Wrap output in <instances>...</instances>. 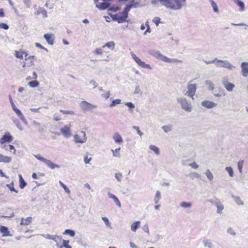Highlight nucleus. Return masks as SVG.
I'll use <instances>...</instances> for the list:
<instances>
[{
	"label": "nucleus",
	"mask_w": 248,
	"mask_h": 248,
	"mask_svg": "<svg viewBox=\"0 0 248 248\" xmlns=\"http://www.w3.org/2000/svg\"><path fill=\"white\" fill-rule=\"evenodd\" d=\"M127 18V17L125 16L124 14H123V16H118L117 15H114L112 16L113 19L117 21L119 23H123L126 20Z\"/></svg>",
	"instance_id": "a211bd4d"
},
{
	"label": "nucleus",
	"mask_w": 248,
	"mask_h": 248,
	"mask_svg": "<svg viewBox=\"0 0 248 248\" xmlns=\"http://www.w3.org/2000/svg\"><path fill=\"white\" fill-rule=\"evenodd\" d=\"M205 84L207 86L209 90L213 91L215 89V84L211 80H206L205 81Z\"/></svg>",
	"instance_id": "a878e982"
},
{
	"label": "nucleus",
	"mask_w": 248,
	"mask_h": 248,
	"mask_svg": "<svg viewBox=\"0 0 248 248\" xmlns=\"http://www.w3.org/2000/svg\"><path fill=\"white\" fill-rule=\"evenodd\" d=\"M6 186L9 189V190L10 191H14L16 193H18V191L17 190H16V189H15V188L14 187V183H11L9 184L6 185Z\"/></svg>",
	"instance_id": "09e8293b"
},
{
	"label": "nucleus",
	"mask_w": 248,
	"mask_h": 248,
	"mask_svg": "<svg viewBox=\"0 0 248 248\" xmlns=\"http://www.w3.org/2000/svg\"><path fill=\"white\" fill-rule=\"evenodd\" d=\"M226 170L228 172L230 177H233L234 173L232 168L231 167H227L225 168Z\"/></svg>",
	"instance_id": "49530a36"
},
{
	"label": "nucleus",
	"mask_w": 248,
	"mask_h": 248,
	"mask_svg": "<svg viewBox=\"0 0 248 248\" xmlns=\"http://www.w3.org/2000/svg\"><path fill=\"white\" fill-rule=\"evenodd\" d=\"M51 239L53 240L54 241H55L56 242H57L58 240L61 239V237H60L58 235H52Z\"/></svg>",
	"instance_id": "052dcab7"
},
{
	"label": "nucleus",
	"mask_w": 248,
	"mask_h": 248,
	"mask_svg": "<svg viewBox=\"0 0 248 248\" xmlns=\"http://www.w3.org/2000/svg\"><path fill=\"white\" fill-rule=\"evenodd\" d=\"M32 123L33 125L37 128L38 131L39 132L42 133L45 131V128H46V126L45 125L42 124L41 123L36 121H33Z\"/></svg>",
	"instance_id": "dca6fc26"
},
{
	"label": "nucleus",
	"mask_w": 248,
	"mask_h": 248,
	"mask_svg": "<svg viewBox=\"0 0 248 248\" xmlns=\"http://www.w3.org/2000/svg\"><path fill=\"white\" fill-rule=\"evenodd\" d=\"M176 100L178 103L180 104L182 109L188 112H190L192 111V105L190 103L188 102L186 98L178 97Z\"/></svg>",
	"instance_id": "39448f33"
},
{
	"label": "nucleus",
	"mask_w": 248,
	"mask_h": 248,
	"mask_svg": "<svg viewBox=\"0 0 248 248\" xmlns=\"http://www.w3.org/2000/svg\"><path fill=\"white\" fill-rule=\"evenodd\" d=\"M115 177L118 181L120 182L123 177L122 174L121 173H116L115 174Z\"/></svg>",
	"instance_id": "4d7b16f0"
},
{
	"label": "nucleus",
	"mask_w": 248,
	"mask_h": 248,
	"mask_svg": "<svg viewBox=\"0 0 248 248\" xmlns=\"http://www.w3.org/2000/svg\"><path fill=\"white\" fill-rule=\"evenodd\" d=\"M232 197L233 199L235 202L239 205H243L244 204V202L239 197L235 196L234 195H232Z\"/></svg>",
	"instance_id": "473e14b6"
},
{
	"label": "nucleus",
	"mask_w": 248,
	"mask_h": 248,
	"mask_svg": "<svg viewBox=\"0 0 248 248\" xmlns=\"http://www.w3.org/2000/svg\"><path fill=\"white\" fill-rule=\"evenodd\" d=\"M208 201L211 203L212 205L216 206V207L218 205L219 203L221 202L219 199L216 197H214L213 199H209Z\"/></svg>",
	"instance_id": "7c9ffc66"
},
{
	"label": "nucleus",
	"mask_w": 248,
	"mask_h": 248,
	"mask_svg": "<svg viewBox=\"0 0 248 248\" xmlns=\"http://www.w3.org/2000/svg\"><path fill=\"white\" fill-rule=\"evenodd\" d=\"M110 4L107 2L99 3L96 4V7L100 10H105L109 7Z\"/></svg>",
	"instance_id": "412c9836"
},
{
	"label": "nucleus",
	"mask_w": 248,
	"mask_h": 248,
	"mask_svg": "<svg viewBox=\"0 0 248 248\" xmlns=\"http://www.w3.org/2000/svg\"><path fill=\"white\" fill-rule=\"evenodd\" d=\"M244 165V160H240L238 161L237 165L239 171L240 173H242V168Z\"/></svg>",
	"instance_id": "8fccbe9b"
},
{
	"label": "nucleus",
	"mask_w": 248,
	"mask_h": 248,
	"mask_svg": "<svg viewBox=\"0 0 248 248\" xmlns=\"http://www.w3.org/2000/svg\"><path fill=\"white\" fill-rule=\"evenodd\" d=\"M11 159V157L5 156L0 154V162L9 163Z\"/></svg>",
	"instance_id": "b1692460"
},
{
	"label": "nucleus",
	"mask_w": 248,
	"mask_h": 248,
	"mask_svg": "<svg viewBox=\"0 0 248 248\" xmlns=\"http://www.w3.org/2000/svg\"><path fill=\"white\" fill-rule=\"evenodd\" d=\"M161 193L159 191H157L156 192L155 197L154 198V202L155 203H157L161 199Z\"/></svg>",
	"instance_id": "e433bc0d"
},
{
	"label": "nucleus",
	"mask_w": 248,
	"mask_h": 248,
	"mask_svg": "<svg viewBox=\"0 0 248 248\" xmlns=\"http://www.w3.org/2000/svg\"><path fill=\"white\" fill-rule=\"evenodd\" d=\"M63 234H69L71 237H74L75 235V232L71 230L66 229L63 233Z\"/></svg>",
	"instance_id": "79ce46f5"
},
{
	"label": "nucleus",
	"mask_w": 248,
	"mask_h": 248,
	"mask_svg": "<svg viewBox=\"0 0 248 248\" xmlns=\"http://www.w3.org/2000/svg\"><path fill=\"white\" fill-rule=\"evenodd\" d=\"M149 149L150 150H151L152 151H153V152H154V153L157 155H159L160 154V151H159V148L156 147V146L155 145H150L149 146Z\"/></svg>",
	"instance_id": "72a5a7b5"
},
{
	"label": "nucleus",
	"mask_w": 248,
	"mask_h": 248,
	"mask_svg": "<svg viewBox=\"0 0 248 248\" xmlns=\"http://www.w3.org/2000/svg\"><path fill=\"white\" fill-rule=\"evenodd\" d=\"M150 53L155 58L160 59L162 61L167 63H171L175 62H182V61L180 60L169 58L166 56L163 55L158 50H152L150 51Z\"/></svg>",
	"instance_id": "f03ea898"
},
{
	"label": "nucleus",
	"mask_w": 248,
	"mask_h": 248,
	"mask_svg": "<svg viewBox=\"0 0 248 248\" xmlns=\"http://www.w3.org/2000/svg\"><path fill=\"white\" fill-rule=\"evenodd\" d=\"M140 221H135L131 225V230L132 231L135 232L137 229L140 227Z\"/></svg>",
	"instance_id": "cd10ccee"
},
{
	"label": "nucleus",
	"mask_w": 248,
	"mask_h": 248,
	"mask_svg": "<svg viewBox=\"0 0 248 248\" xmlns=\"http://www.w3.org/2000/svg\"><path fill=\"white\" fill-rule=\"evenodd\" d=\"M23 2L27 8L31 7V0H23Z\"/></svg>",
	"instance_id": "e2e57ef3"
},
{
	"label": "nucleus",
	"mask_w": 248,
	"mask_h": 248,
	"mask_svg": "<svg viewBox=\"0 0 248 248\" xmlns=\"http://www.w3.org/2000/svg\"><path fill=\"white\" fill-rule=\"evenodd\" d=\"M93 53L94 54L101 55L103 53V50L101 48H96L94 51Z\"/></svg>",
	"instance_id": "0e129e2a"
},
{
	"label": "nucleus",
	"mask_w": 248,
	"mask_h": 248,
	"mask_svg": "<svg viewBox=\"0 0 248 248\" xmlns=\"http://www.w3.org/2000/svg\"><path fill=\"white\" fill-rule=\"evenodd\" d=\"M60 111L64 114L74 115L75 114L74 112L72 110H63L61 109Z\"/></svg>",
	"instance_id": "5fc2aeb1"
},
{
	"label": "nucleus",
	"mask_w": 248,
	"mask_h": 248,
	"mask_svg": "<svg viewBox=\"0 0 248 248\" xmlns=\"http://www.w3.org/2000/svg\"><path fill=\"white\" fill-rule=\"evenodd\" d=\"M131 8L128 4L126 5V7L124 8L122 14H124L128 17V13L130 11Z\"/></svg>",
	"instance_id": "de8ad7c7"
},
{
	"label": "nucleus",
	"mask_w": 248,
	"mask_h": 248,
	"mask_svg": "<svg viewBox=\"0 0 248 248\" xmlns=\"http://www.w3.org/2000/svg\"><path fill=\"white\" fill-rule=\"evenodd\" d=\"M131 56L132 58L134 59L135 62L138 64L142 68H147L149 69H151L152 68L151 66L148 64H146L143 61H142L138 57H137L136 54L131 52L130 53Z\"/></svg>",
	"instance_id": "0eeeda50"
},
{
	"label": "nucleus",
	"mask_w": 248,
	"mask_h": 248,
	"mask_svg": "<svg viewBox=\"0 0 248 248\" xmlns=\"http://www.w3.org/2000/svg\"><path fill=\"white\" fill-rule=\"evenodd\" d=\"M115 45L114 42L113 41H110V42L107 43L104 45H103L102 46V48H104L107 47L109 48V49H110L111 50H113L115 48Z\"/></svg>",
	"instance_id": "bb28decb"
},
{
	"label": "nucleus",
	"mask_w": 248,
	"mask_h": 248,
	"mask_svg": "<svg viewBox=\"0 0 248 248\" xmlns=\"http://www.w3.org/2000/svg\"><path fill=\"white\" fill-rule=\"evenodd\" d=\"M132 128L135 129L137 131V134L140 136L141 137V136H142L143 135V133L142 132L140 131L139 127H138L137 126H132Z\"/></svg>",
	"instance_id": "864d4df0"
},
{
	"label": "nucleus",
	"mask_w": 248,
	"mask_h": 248,
	"mask_svg": "<svg viewBox=\"0 0 248 248\" xmlns=\"http://www.w3.org/2000/svg\"><path fill=\"white\" fill-rule=\"evenodd\" d=\"M221 82L227 91L232 92L233 90L235 85L229 81V78L228 77L225 76L223 77L221 79Z\"/></svg>",
	"instance_id": "6e6552de"
},
{
	"label": "nucleus",
	"mask_w": 248,
	"mask_h": 248,
	"mask_svg": "<svg viewBox=\"0 0 248 248\" xmlns=\"http://www.w3.org/2000/svg\"><path fill=\"white\" fill-rule=\"evenodd\" d=\"M140 91H141V90H140V86L138 85H136L135 89L134 91V93L136 94H139L140 93Z\"/></svg>",
	"instance_id": "bf43d9fd"
},
{
	"label": "nucleus",
	"mask_w": 248,
	"mask_h": 248,
	"mask_svg": "<svg viewBox=\"0 0 248 248\" xmlns=\"http://www.w3.org/2000/svg\"><path fill=\"white\" fill-rule=\"evenodd\" d=\"M217 213L219 214H221L222 213V211L224 209V205L220 202L218 205L217 206Z\"/></svg>",
	"instance_id": "c03bdc74"
},
{
	"label": "nucleus",
	"mask_w": 248,
	"mask_h": 248,
	"mask_svg": "<svg viewBox=\"0 0 248 248\" xmlns=\"http://www.w3.org/2000/svg\"><path fill=\"white\" fill-rule=\"evenodd\" d=\"M187 91L185 95L190 97L192 100L194 99V96L197 90L196 84H188L187 86Z\"/></svg>",
	"instance_id": "423d86ee"
},
{
	"label": "nucleus",
	"mask_w": 248,
	"mask_h": 248,
	"mask_svg": "<svg viewBox=\"0 0 248 248\" xmlns=\"http://www.w3.org/2000/svg\"><path fill=\"white\" fill-rule=\"evenodd\" d=\"M80 107L84 111H90L97 107L96 105L90 104L86 101H82L80 104Z\"/></svg>",
	"instance_id": "1a4fd4ad"
},
{
	"label": "nucleus",
	"mask_w": 248,
	"mask_h": 248,
	"mask_svg": "<svg viewBox=\"0 0 248 248\" xmlns=\"http://www.w3.org/2000/svg\"><path fill=\"white\" fill-rule=\"evenodd\" d=\"M81 136L76 134L74 136V141L75 143H84L87 141V137L85 131H81L80 133Z\"/></svg>",
	"instance_id": "9d476101"
},
{
	"label": "nucleus",
	"mask_w": 248,
	"mask_h": 248,
	"mask_svg": "<svg viewBox=\"0 0 248 248\" xmlns=\"http://www.w3.org/2000/svg\"><path fill=\"white\" fill-rule=\"evenodd\" d=\"M217 104L213 101L204 100L201 103V105L208 109L213 108L217 106Z\"/></svg>",
	"instance_id": "ddd939ff"
},
{
	"label": "nucleus",
	"mask_w": 248,
	"mask_h": 248,
	"mask_svg": "<svg viewBox=\"0 0 248 248\" xmlns=\"http://www.w3.org/2000/svg\"><path fill=\"white\" fill-rule=\"evenodd\" d=\"M108 197L109 198L113 199L114 202L115 203V204L119 207H120L121 206V204L120 202L119 201V199L117 198V197L115 195H114V194H112L110 193H108Z\"/></svg>",
	"instance_id": "6ab92c4d"
},
{
	"label": "nucleus",
	"mask_w": 248,
	"mask_h": 248,
	"mask_svg": "<svg viewBox=\"0 0 248 248\" xmlns=\"http://www.w3.org/2000/svg\"><path fill=\"white\" fill-rule=\"evenodd\" d=\"M53 119L56 121H58L62 119L61 116L58 114L55 113L53 115Z\"/></svg>",
	"instance_id": "680f3d73"
},
{
	"label": "nucleus",
	"mask_w": 248,
	"mask_h": 248,
	"mask_svg": "<svg viewBox=\"0 0 248 248\" xmlns=\"http://www.w3.org/2000/svg\"><path fill=\"white\" fill-rule=\"evenodd\" d=\"M241 73L243 77H248V62H243L241 64Z\"/></svg>",
	"instance_id": "4468645a"
},
{
	"label": "nucleus",
	"mask_w": 248,
	"mask_h": 248,
	"mask_svg": "<svg viewBox=\"0 0 248 248\" xmlns=\"http://www.w3.org/2000/svg\"><path fill=\"white\" fill-rule=\"evenodd\" d=\"M210 1L211 2V4L213 8L214 11L216 13H218L219 10L217 3L213 0H210Z\"/></svg>",
	"instance_id": "4c0bfd02"
},
{
	"label": "nucleus",
	"mask_w": 248,
	"mask_h": 248,
	"mask_svg": "<svg viewBox=\"0 0 248 248\" xmlns=\"http://www.w3.org/2000/svg\"><path fill=\"white\" fill-rule=\"evenodd\" d=\"M71 126V125L70 124L69 125H65L60 129L61 133L66 138L70 137L71 135L70 131Z\"/></svg>",
	"instance_id": "9b49d317"
},
{
	"label": "nucleus",
	"mask_w": 248,
	"mask_h": 248,
	"mask_svg": "<svg viewBox=\"0 0 248 248\" xmlns=\"http://www.w3.org/2000/svg\"><path fill=\"white\" fill-rule=\"evenodd\" d=\"M215 65L216 67L225 68L230 70H232L235 68V66L228 61L219 60L217 58H216Z\"/></svg>",
	"instance_id": "7ed1b4c3"
},
{
	"label": "nucleus",
	"mask_w": 248,
	"mask_h": 248,
	"mask_svg": "<svg viewBox=\"0 0 248 248\" xmlns=\"http://www.w3.org/2000/svg\"><path fill=\"white\" fill-rule=\"evenodd\" d=\"M161 129L165 133H167L170 132L172 129V125L171 124L163 125L161 127Z\"/></svg>",
	"instance_id": "2f4dec72"
},
{
	"label": "nucleus",
	"mask_w": 248,
	"mask_h": 248,
	"mask_svg": "<svg viewBox=\"0 0 248 248\" xmlns=\"http://www.w3.org/2000/svg\"><path fill=\"white\" fill-rule=\"evenodd\" d=\"M128 5L130 6L131 8H137L140 5V4L138 2L135 1L134 0H132L129 2Z\"/></svg>",
	"instance_id": "a19ab883"
},
{
	"label": "nucleus",
	"mask_w": 248,
	"mask_h": 248,
	"mask_svg": "<svg viewBox=\"0 0 248 248\" xmlns=\"http://www.w3.org/2000/svg\"><path fill=\"white\" fill-rule=\"evenodd\" d=\"M205 175L209 181H211L213 180V175L209 169H207L206 170Z\"/></svg>",
	"instance_id": "c9c22d12"
},
{
	"label": "nucleus",
	"mask_w": 248,
	"mask_h": 248,
	"mask_svg": "<svg viewBox=\"0 0 248 248\" xmlns=\"http://www.w3.org/2000/svg\"><path fill=\"white\" fill-rule=\"evenodd\" d=\"M31 220L32 217H27L25 219H24L23 218H22L20 224L21 225H28L31 222Z\"/></svg>",
	"instance_id": "c85d7f7f"
},
{
	"label": "nucleus",
	"mask_w": 248,
	"mask_h": 248,
	"mask_svg": "<svg viewBox=\"0 0 248 248\" xmlns=\"http://www.w3.org/2000/svg\"><path fill=\"white\" fill-rule=\"evenodd\" d=\"M227 232L228 233H229V234L232 236H235L236 235V233L234 229L232 227L228 228V229H227Z\"/></svg>",
	"instance_id": "ea45409f"
},
{
	"label": "nucleus",
	"mask_w": 248,
	"mask_h": 248,
	"mask_svg": "<svg viewBox=\"0 0 248 248\" xmlns=\"http://www.w3.org/2000/svg\"><path fill=\"white\" fill-rule=\"evenodd\" d=\"M0 28L3 29L4 30H8L9 29V26L5 23H0Z\"/></svg>",
	"instance_id": "338daca9"
},
{
	"label": "nucleus",
	"mask_w": 248,
	"mask_h": 248,
	"mask_svg": "<svg viewBox=\"0 0 248 248\" xmlns=\"http://www.w3.org/2000/svg\"><path fill=\"white\" fill-rule=\"evenodd\" d=\"M13 110L15 112L17 116L21 120L23 123L27 125L28 124L27 121L25 118L24 117L23 114L21 112V111L17 108L16 107L15 108L13 109Z\"/></svg>",
	"instance_id": "2eb2a0df"
},
{
	"label": "nucleus",
	"mask_w": 248,
	"mask_h": 248,
	"mask_svg": "<svg viewBox=\"0 0 248 248\" xmlns=\"http://www.w3.org/2000/svg\"><path fill=\"white\" fill-rule=\"evenodd\" d=\"M34 156L38 160L46 164L47 166L51 169H55V168L59 169L60 168V166L59 165L54 164L50 160L42 157L39 154L34 155Z\"/></svg>",
	"instance_id": "20e7f679"
},
{
	"label": "nucleus",
	"mask_w": 248,
	"mask_h": 248,
	"mask_svg": "<svg viewBox=\"0 0 248 248\" xmlns=\"http://www.w3.org/2000/svg\"><path fill=\"white\" fill-rule=\"evenodd\" d=\"M160 18L159 17H155L153 19V21L155 23V24L156 26H158L159 23H160Z\"/></svg>",
	"instance_id": "69168bd1"
},
{
	"label": "nucleus",
	"mask_w": 248,
	"mask_h": 248,
	"mask_svg": "<svg viewBox=\"0 0 248 248\" xmlns=\"http://www.w3.org/2000/svg\"><path fill=\"white\" fill-rule=\"evenodd\" d=\"M19 178V187L21 189H23L27 185V183L23 179L21 174L18 175Z\"/></svg>",
	"instance_id": "c756f323"
},
{
	"label": "nucleus",
	"mask_w": 248,
	"mask_h": 248,
	"mask_svg": "<svg viewBox=\"0 0 248 248\" xmlns=\"http://www.w3.org/2000/svg\"><path fill=\"white\" fill-rule=\"evenodd\" d=\"M203 243L205 247H207L208 248H213V244L211 240L205 239L203 241Z\"/></svg>",
	"instance_id": "f704fd0d"
},
{
	"label": "nucleus",
	"mask_w": 248,
	"mask_h": 248,
	"mask_svg": "<svg viewBox=\"0 0 248 248\" xmlns=\"http://www.w3.org/2000/svg\"><path fill=\"white\" fill-rule=\"evenodd\" d=\"M39 82L36 80L30 81L28 83L29 85L32 88H35L39 85Z\"/></svg>",
	"instance_id": "a18cd8bd"
},
{
	"label": "nucleus",
	"mask_w": 248,
	"mask_h": 248,
	"mask_svg": "<svg viewBox=\"0 0 248 248\" xmlns=\"http://www.w3.org/2000/svg\"><path fill=\"white\" fill-rule=\"evenodd\" d=\"M113 139L116 143H121L123 142V139L118 133H115L113 135Z\"/></svg>",
	"instance_id": "5701e85b"
},
{
	"label": "nucleus",
	"mask_w": 248,
	"mask_h": 248,
	"mask_svg": "<svg viewBox=\"0 0 248 248\" xmlns=\"http://www.w3.org/2000/svg\"><path fill=\"white\" fill-rule=\"evenodd\" d=\"M0 232L3 233L2 236L3 237L11 236L10 234V232L9 231L8 228L5 226H1L0 228Z\"/></svg>",
	"instance_id": "aec40b11"
},
{
	"label": "nucleus",
	"mask_w": 248,
	"mask_h": 248,
	"mask_svg": "<svg viewBox=\"0 0 248 248\" xmlns=\"http://www.w3.org/2000/svg\"><path fill=\"white\" fill-rule=\"evenodd\" d=\"M59 183L61 185V186L63 188L66 193L67 194H69L70 192V190L69 188L66 186V185H65L61 181H59Z\"/></svg>",
	"instance_id": "603ef678"
},
{
	"label": "nucleus",
	"mask_w": 248,
	"mask_h": 248,
	"mask_svg": "<svg viewBox=\"0 0 248 248\" xmlns=\"http://www.w3.org/2000/svg\"><path fill=\"white\" fill-rule=\"evenodd\" d=\"M13 137L8 132L6 133L0 139V143L3 144L6 142L10 143L13 141Z\"/></svg>",
	"instance_id": "f8f14e48"
},
{
	"label": "nucleus",
	"mask_w": 248,
	"mask_h": 248,
	"mask_svg": "<svg viewBox=\"0 0 248 248\" xmlns=\"http://www.w3.org/2000/svg\"><path fill=\"white\" fill-rule=\"evenodd\" d=\"M90 84L92 86H93V88H96L98 86V84L94 80H91L90 81Z\"/></svg>",
	"instance_id": "774afa93"
},
{
	"label": "nucleus",
	"mask_w": 248,
	"mask_h": 248,
	"mask_svg": "<svg viewBox=\"0 0 248 248\" xmlns=\"http://www.w3.org/2000/svg\"><path fill=\"white\" fill-rule=\"evenodd\" d=\"M120 148H117L114 150H111L112 152H113V155L115 157H120Z\"/></svg>",
	"instance_id": "3c124183"
},
{
	"label": "nucleus",
	"mask_w": 248,
	"mask_h": 248,
	"mask_svg": "<svg viewBox=\"0 0 248 248\" xmlns=\"http://www.w3.org/2000/svg\"><path fill=\"white\" fill-rule=\"evenodd\" d=\"M121 102V100L120 99H116L112 101L110 104L109 106L111 108L115 107L117 105L120 104Z\"/></svg>",
	"instance_id": "58836bf2"
},
{
	"label": "nucleus",
	"mask_w": 248,
	"mask_h": 248,
	"mask_svg": "<svg viewBox=\"0 0 248 248\" xmlns=\"http://www.w3.org/2000/svg\"><path fill=\"white\" fill-rule=\"evenodd\" d=\"M69 242V241L68 240H63V246L65 248H72L71 246L68 244Z\"/></svg>",
	"instance_id": "13d9d810"
},
{
	"label": "nucleus",
	"mask_w": 248,
	"mask_h": 248,
	"mask_svg": "<svg viewBox=\"0 0 248 248\" xmlns=\"http://www.w3.org/2000/svg\"><path fill=\"white\" fill-rule=\"evenodd\" d=\"M233 2H235L238 6L240 7L239 10L240 11H244L245 10L244 3L240 0H233Z\"/></svg>",
	"instance_id": "393cba45"
},
{
	"label": "nucleus",
	"mask_w": 248,
	"mask_h": 248,
	"mask_svg": "<svg viewBox=\"0 0 248 248\" xmlns=\"http://www.w3.org/2000/svg\"><path fill=\"white\" fill-rule=\"evenodd\" d=\"M25 52L24 51H16L15 56L17 58L22 59L23 58V55H25Z\"/></svg>",
	"instance_id": "37998d69"
},
{
	"label": "nucleus",
	"mask_w": 248,
	"mask_h": 248,
	"mask_svg": "<svg viewBox=\"0 0 248 248\" xmlns=\"http://www.w3.org/2000/svg\"><path fill=\"white\" fill-rule=\"evenodd\" d=\"M192 204L191 202L183 201L180 203V206L184 209L190 208L192 207Z\"/></svg>",
	"instance_id": "4be33fe9"
},
{
	"label": "nucleus",
	"mask_w": 248,
	"mask_h": 248,
	"mask_svg": "<svg viewBox=\"0 0 248 248\" xmlns=\"http://www.w3.org/2000/svg\"><path fill=\"white\" fill-rule=\"evenodd\" d=\"M53 35L52 34H45L44 35V38L46 40L47 43L50 45H52L54 43V38L53 37Z\"/></svg>",
	"instance_id": "f3484780"
},
{
	"label": "nucleus",
	"mask_w": 248,
	"mask_h": 248,
	"mask_svg": "<svg viewBox=\"0 0 248 248\" xmlns=\"http://www.w3.org/2000/svg\"><path fill=\"white\" fill-rule=\"evenodd\" d=\"M162 5L167 8L178 10L185 5L186 0H159Z\"/></svg>",
	"instance_id": "f257e3e1"
},
{
	"label": "nucleus",
	"mask_w": 248,
	"mask_h": 248,
	"mask_svg": "<svg viewBox=\"0 0 248 248\" xmlns=\"http://www.w3.org/2000/svg\"><path fill=\"white\" fill-rule=\"evenodd\" d=\"M102 219L105 222V223L107 226L110 227V223L107 217H102Z\"/></svg>",
	"instance_id": "6e6d98bb"
}]
</instances>
